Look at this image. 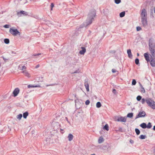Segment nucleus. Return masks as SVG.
<instances>
[{
	"label": "nucleus",
	"mask_w": 155,
	"mask_h": 155,
	"mask_svg": "<svg viewBox=\"0 0 155 155\" xmlns=\"http://www.w3.org/2000/svg\"><path fill=\"white\" fill-rule=\"evenodd\" d=\"M149 49L151 54L150 59L149 61L151 65L153 67H155V43L153 38H151L149 41Z\"/></svg>",
	"instance_id": "nucleus-1"
},
{
	"label": "nucleus",
	"mask_w": 155,
	"mask_h": 155,
	"mask_svg": "<svg viewBox=\"0 0 155 155\" xmlns=\"http://www.w3.org/2000/svg\"><path fill=\"white\" fill-rule=\"evenodd\" d=\"M96 10L94 9L91 10L87 15V18L85 22L84 23V25L86 27L91 24L96 16Z\"/></svg>",
	"instance_id": "nucleus-2"
},
{
	"label": "nucleus",
	"mask_w": 155,
	"mask_h": 155,
	"mask_svg": "<svg viewBox=\"0 0 155 155\" xmlns=\"http://www.w3.org/2000/svg\"><path fill=\"white\" fill-rule=\"evenodd\" d=\"M145 101L148 106L153 109H155V102L154 101L149 98L146 100L144 98L141 99V102L142 104H144Z\"/></svg>",
	"instance_id": "nucleus-3"
},
{
	"label": "nucleus",
	"mask_w": 155,
	"mask_h": 155,
	"mask_svg": "<svg viewBox=\"0 0 155 155\" xmlns=\"http://www.w3.org/2000/svg\"><path fill=\"white\" fill-rule=\"evenodd\" d=\"M98 148L102 149L105 152H109L110 150L111 147L110 144L108 143L99 145L97 146Z\"/></svg>",
	"instance_id": "nucleus-4"
},
{
	"label": "nucleus",
	"mask_w": 155,
	"mask_h": 155,
	"mask_svg": "<svg viewBox=\"0 0 155 155\" xmlns=\"http://www.w3.org/2000/svg\"><path fill=\"white\" fill-rule=\"evenodd\" d=\"M53 129L54 131L57 132L61 127L60 124L58 122H53L52 124Z\"/></svg>",
	"instance_id": "nucleus-5"
},
{
	"label": "nucleus",
	"mask_w": 155,
	"mask_h": 155,
	"mask_svg": "<svg viewBox=\"0 0 155 155\" xmlns=\"http://www.w3.org/2000/svg\"><path fill=\"white\" fill-rule=\"evenodd\" d=\"M9 32L11 34L15 36H16L17 35L20 36L21 35L20 32L17 29H13L11 28L10 29Z\"/></svg>",
	"instance_id": "nucleus-6"
},
{
	"label": "nucleus",
	"mask_w": 155,
	"mask_h": 155,
	"mask_svg": "<svg viewBox=\"0 0 155 155\" xmlns=\"http://www.w3.org/2000/svg\"><path fill=\"white\" fill-rule=\"evenodd\" d=\"M115 120L118 122H126L127 121V118L126 117H123L120 116V117L118 116L115 117Z\"/></svg>",
	"instance_id": "nucleus-7"
},
{
	"label": "nucleus",
	"mask_w": 155,
	"mask_h": 155,
	"mask_svg": "<svg viewBox=\"0 0 155 155\" xmlns=\"http://www.w3.org/2000/svg\"><path fill=\"white\" fill-rule=\"evenodd\" d=\"M146 115L145 112L143 110H140L136 116L135 119L140 117H145Z\"/></svg>",
	"instance_id": "nucleus-8"
},
{
	"label": "nucleus",
	"mask_w": 155,
	"mask_h": 155,
	"mask_svg": "<svg viewBox=\"0 0 155 155\" xmlns=\"http://www.w3.org/2000/svg\"><path fill=\"white\" fill-rule=\"evenodd\" d=\"M53 136L54 135L53 134H51V136L46 138V141L48 143H52L53 142V140L54 139L53 138Z\"/></svg>",
	"instance_id": "nucleus-9"
},
{
	"label": "nucleus",
	"mask_w": 155,
	"mask_h": 155,
	"mask_svg": "<svg viewBox=\"0 0 155 155\" xmlns=\"http://www.w3.org/2000/svg\"><path fill=\"white\" fill-rule=\"evenodd\" d=\"M17 15L19 16H21V15L24 16H26L28 15V13L27 12L21 10L19 12H17Z\"/></svg>",
	"instance_id": "nucleus-10"
},
{
	"label": "nucleus",
	"mask_w": 155,
	"mask_h": 155,
	"mask_svg": "<svg viewBox=\"0 0 155 155\" xmlns=\"http://www.w3.org/2000/svg\"><path fill=\"white\" fill-rule=\"evenodd\" d=\"M141 22L144 27H146L147 25V18H141Z\"/></svg>",
	"instance_id": "nucleus-11"
},
{
	"label": "nucleus",
	"mask_w": 155,
	"mask_h": 155,
	"mask_svg": "<svg viewBox=\"0 0 155 155\" xmlns=\"http://www.w3.org/2000/svg\"><path fill=\"white\" fill-rule=\"evenodd\" d=\"M141 16L142 18H147V12L146 9L143 8L141 12Z\"/></svg>",
	"instance_id": "nucleus-12"
},
{
	"label": "nucleus",
	"mask_w": 155,
	"mask_h": 155,
	"mask_svg": "<svg viewBox=\"0 0 155 155\" xmlns=\"http://www.w3.org/2000/svg\"><path fill=\"white\" fill-rule=\"evenodd\" d=\"M84 86L86 88V90L87 91H89V85L88 83V79H86L84 80Z\"/></svg>",
	"instance_id": "nucleus-13"
},
{
	"label": "nucleus",
	"mask_w": 155,
	"mask_h": 155,
	"mask_svg": "<svg viewBox=\"0 0 155 155\" xmlns=\"http://www.w3.org/2000/svg\"><path fill=\"white\" fill-rule=\"evenodd\" d=\"M19 89L18 88H16L15 89L13 92L12 94L14 97H15L18 95L19 92Z\"/></svg>",
	"instance_id": "nucleus-14"
},
{
	"label": "nucleus",
	"mask_w": 155,
	"mask_h": 155,
	"mask_svg": "<svg viewBox=\"0 0 155 155\" xmlns=\"http://www.w3.org/2000/svg\"><path fill=\"white\" fill-rule=\"evenodd\" d=\"M153 10H154V12L155 13V7H154L152 6L150 9V16L151 18H154V15H153Z\"/></svg>",
	"instance_id": "nucleus-15"
},
{
	"label": "nucleus",
	"mask_w": 155,
	"mask_h": 155,
	"mask_svg": "<svg viewBox=\"0 0 155 155\" xmlns=\"http://www.w3.org/2000/svg\"><path fill=\"white\" fill-rule=\"evenodd\" d=\"M144 56L145 60L148 62L150 61V60L149 58V54L147 53H144Z\"/></svg>",
	"instance_id": "nucleus-16"
},
{
	"label": "nucleus",
	"mask_w": 155,
	"mask_h": 155,
	"mask_svg": "<svg viewBox=\"0 0 155 155\" xmlns=\"http://www.w3.org/2000/svg\"><path fill=\"white\" fill-rule=\"evenodd\" d=\"M81 48L82 49V50L80 51L79 53L81 54H84L86 51L85 48L84 47H82Z\"/></svg>",
	"instance_id": "nucleus-17"
},
{
	"label": "nucleus",
	"mask_w": 155,
	"mask_h": 155,
	"mask_svg": "<svg viewBox=\"0 0 155 155\" xmlns=\"http://www.w3.org/2000/svg\"><path fill=\"white\" fill-rule=\"evenodd\" d=\"M127 53L128 55V57L130 58H132V55L131 52V50L130 49H129L127 50Z\"/></svg>",
	"instance_id": "nucleus-18"
},
{
	"label": "nucleus",
	"mask_w": 155,
	"mask_h": 155,
	"mask_svg": "<svg viewBox=\"0 0 155 155\" xmlns=\"http://www.w3.org/2000/svg\"><path fill=\"white\" fill-rule=\"evenodd\" d=\"M140 126L143 129L147 128V124L145 123H143L140 124Z\"/></svg>",
	"instance_id": "nucleus-19"
},
{
	"label": "nucleus",
	"mask_w": 155,
	"mask_h": 155,
	"mask_svg": "<svg viewBox=\"0 0 155 155\" xmlns=\"http://www.w3.org/2000/svg\"><path fill=\"white\" fill-rule=\"evenodd\" d=\"M73 135L71 134H69L68 136V140L69 141H71L73 140Z\"/></svg>",
	"instance_id": "nucleus-20"
},
{
	"label": "nucleus",
	"mask_w": 155,
	"mask_h": 155,
	"mask_svg": "<svg viewBox=\"0 0 155 155\" xmlns=\"http://www.w3.org/2000/svg\"><path fill=\"white\" fill-rule=\"evenodd\" d=\"M22 73H23L24 75L27 77L29 78L30 77V74L27 71H23Z\"/></svg>",
	"instance_id": "nucleus-21"
},
{
	"label": "nucleus",
	"mask_w": 155,
	"mask_h": 155,
	"mask_svg": "<svg viewBox=\"0 0 155 155\" xmlns=\"http://www.w3.org/2000/svg\"><path fill=\"white\" fill-rule=\"evenodd\" d=\"M29 113L28 111H26L23 114V117L24 119H26Z\"/></svg>",
	"instance_id": "nucleus-22"
},
{
	"label": "nucleus",
	"mask_w": 155,
	"mask_h": 155,
	"mask_svg": "<svg viewBox=\"0 0 155 155\" xmlns=\"http://www.w3.org/2000/svg\"><path fill=\"white\" fill-rule=\"evenodd\" d=\"M103 129L104 130H106L107 131H108L109 130V127L108 124H106L105 126H104L103 127Z\"/></svg>",
	"instance_id": "nucleus-23"
},
{
	"label": "nucleus",
	"mask_w": 155,
	"mask_h": 155,
	"mask_svg": "<svg viewBox=\"0 0 155 155\" xmlns=\"http://www.w3.org/2000/svg\"><path fill=\"white\" fill-rule=\"evenodd\" d=\"M84 26L82 25H81L79 27H77L76 29V30L78 31H79L80 33L81 32V29L83 28Z\"/></svg>",
	"instance_id": "nucleus-24"
},
{
	"label": "nucleus",
	"mask_w": 155,
	"mask_h": 155,
	"mask_svg": "<svg viewBox=\"0 0 155 155\" xmlns=\"http://www.w3.org/2000/svg\"><path fill=\"white\" fill-rule=\"evenodd\" d=\"M104 140L103 138L102 137H100L98 140V143H101L103 142Z\"/></svg>",
	"instance_id": "nucleus-25"
},
{
	"label": "nucleus",
	"mask_w": 155,
	"mask_h": 155,
	"mask_svg": "<svg viewBox=\"0 0 155 155\" xmlns=\"http://www.w3.org/2000/svg\"><path fill=\"white\" fill-rule=\"evenodd\" d=\"M133 116V113H129L127 114V115L126 118L127 117H129L130 118H132Z\"/></svg>",
	"instance_id": "nucleus-26"
},
{
	"label": "nucleus",
	"mask_w": 155,
	"mask_h": 155,
	"mask_svg": "<svg viewBox=\"0 0 155 155\" xmlns=\"http://www.w3.org/2000/svg\"><path fill=\"white\" fill-rule=\"evenodd\" d=\"M125 11H123L120 13V17L121 18L124 17L125 15Z\"/></svg>",
	"instance_id": "nucleus-27"
},
{
	"label": "nucleus",
	"mask_w": 155,
	"mask_h": 155,
	"mask_svg": "<svg viewBox=\"0 0 155 155\" xmlns=\"http://www.w3.org/2000/svg\"><path fill=\"white\" fill-rule=\"evenodd\" d=\"M40 87V86L39 85H35V86L33 85H29L28 86V87L29 88L30 87Z\"/></svg>",
	"instance_id": "nucleus-28"
},
{
	"label": "nucleus",
	"mask_w": 155,
	"mask_h": 155,
	"mask_svg": "<svg viewBox=\"0 0 155 155\" xmlns=\"http://www.w3.org/2000/svg\"><path fill=\"white\" fill-rule=\"evenodd\" d=\"M146 137L147 136L145 135H141L139 137V138L142 140L145 139Z\"/></svg>",
	"instance_id": "nucleus-29"
},
{
	"label": "nucleus",
	"mask_w": 155,
	"mask_h": 155,
	"mask_svg": "<svg viewBox=\"0 0 155 155\" xmlns=\"http://www.w3.org/2000/svg\"><path fill=\"white\" fill-rule=\"evenodd\" d=\"M152 127V125L151 124V123L150 122H149L148 124H147V128L148 129H150Z\"/></svg>",
	"instance_id": "nucleus-30"
},
{
	"label": "nucleus",
	"mask_w": 155,
	"mask_h": 155,
	"mask_svg": "<svg viewBox=\"0 0 155 155\" xmlns=\"http://www.w3.org/2000/svg\"><path fill=\"white\" fill-rule=\"evenodd\" d=\"M9 39L8 38H5L4 39V42L6 44H8L9 43Z\"/></svg>",
	"instance_id": "nucleus-31"
},
{
	"label": "nucleus",
	"mask_w": 155,
	"mask_h": 155,
	"mask_svg": "<svg viewBox=\"0 0 155 155\" xmlns=\"http://www.w3.org/2000/svg\"><path fill=\"white\" fill-rule=\"evenodd\" d=\"M96 107L97 108H100L101 107V104L100 102H98L96 103Z\"/></svg>",
	"instance_id": "nucleus-32"
},
{
	"label": "nucleus",
	"mask_w": 155,
	"mask_h": 155,
	"mask_svg": "<svg viewBox=\"0 0 155 155\" xmlns=\"http://www.w3.org/2000/svg\"><path fill=\"white\" fill-rule=\"evenodd\" d=\"M135 131L137 135H139L140 133V130L137 128H136L135 129Z\"/></svg>",
	"instance_id": "nucleus-33"
},
{
	"label": "nucleus",
	"mask_w": 155,
	"mask_h": 155,
	"mask_svg": "<svg viewBox=\"0 0 155 155\" xmlns=\"http://www.w3.org/2000/svg\"><path fill=\"white\" fill-rule=\"evenodd\" d=\"M135 63L137 65H138L139 64V60L138 58H136L135 60Z\"/></svg>",
	"instance_id": "nucleus-34"
},
{
	"label": "nucleus",
	"mask_w": 155,
	"mask_h": 155,
	"mask_svg": "<svg viewBox=\"0 0 155 155\" xmlns=\"http://www.w3.org/2000/svg\"><path fill=\"white\" fill-rule=\"evenodd\" d=\"M22 117V115L21 114H19L17 116V119H18L19 120H20L21 119Z\"/></svg>",
	"instance_id": "nucleus-35"
},
{
	"label": "nucleus",
	"mask_w": 155,
	"mask_h": 155,
	"mask_svg": "<svg viewBox=\"0 0 155 155\" xmlns=\"http://www.w3.org/2000/svg\"><path fill=\"white\" fill-rule=\"evenodd\" d=\"M136 99L138 101H140L142 99V97L140 95H138Z\"/></svg>",
	"instance_id": "nucleus-36"
},
{
	"label": "nucleus",
	"mask_w": 155,
	"mask_h": 155,
	"mask_svg": "<svg viewBox=\"0 0 155 155\" xmlns=\"http://www.w3.org/2000/svg\"><path fill=\"white\" fill-rule=\"evenodd\" d=\"M136 83L137 82L136 80L135 79H133L132 80V85H134L136 84Z\"/></svg>",
	"instance_id": "nucleus-37"
},
{
	"label": "nucleus",
	"mask_w": 155,
	"mask_h": 155,
	"mask_svg": "<svg viewBox=\"0 0 155 155\" xmlns=\"http://www.w3.org/2000/svg\"><path fill=\"white\" fill-rule=\"evenodd\" d=\"M141 91L142 93H145V90L144 88V87H141Z\"/></svg>",
	"instance_id": "nucleus-38"
},
{
	"label": "nucleus",
	"mask_w": 155,
	"mask_h": 155,
	"mask_svg": "<svg viewBox=\"0 0 155 155\" xmlns=\"http://www.w3.org/2000/svg\"><path fill=\"white\" fill-rule=\"evenodd\" d=\"M121 2V0H114L115 3L117 4H119Z\"/></svg>",
	"instance_id": "nucleus-39"
},
{
	"label": "nucleus",
	"mask_w": 155,
	"mask_h": 155,
	"mask_svg": "<svg viewBox=\"0 0 155 155\" xmlns=\"http://www.w3.org/2000/svg\"><path fill=\"white\" fill-rule=\"evenodd\" d=\"M54 7V3H51V10L52 11L53 10V8Z\"/></svg>",
	"instance_id": "nucleus-40"
},
{
	"label": "nucleus",
	"mask_w": 155,
	"mask_h": 155,
	"mask_svg": "<svg viewBox=\"0 0 155 155\" xmlns=\"http://www.w3.org/2000/svg\"><path fill=\"white\" fill-rule=\"evenodd\" d=\"M136 29L137 31H139L142 29V28L140 26H137L136 27Z\"/></svg>",
	"instance_id": "nucleus-41"
},
{
	"label": "nucleus",
	"mask_w": 155,
	"mask_h": 155,
	"mask_svg": "<svg viewBox=\"0 0 155 155\" xmlns=\"http://www.w3.org/2000/svg\"><path fill=\"white\" fill-rule=\"evenodd\" d=\"M10 26V25H4L3 27L5 28H8Z\"/></svg>",
	"instance_id": "nucleus-42"
},
{
	"label": "nucleus",
	"mask_w": 155,
	"mask_h": 155,
	"mask_svg": "<svg viewBox=\"0 0 155 155\" xmlns=\"http://www.w3.org/2000/svg\"><path fill=\"white\" fill-rule=\"evenodd\" d=\"M90 103V101L89 100H87L85 101V104L86 105H87L89 104Z\"/></svg>",
	"instance_id": "nucleus-43"
},
{
	"label": "nucleus",
	"mask_w": 155,
	"mask_h": 155,
	"mask_svg": "<svg viewBox=\"0 0 155 155\" xmlns=\"http://www.w3.org/2000/svg\"><path fill=\"white\" fill-rule=\"evenodd\" d=\"M80 33L79 31H77L75 30L74 33V35L76 36H78L79 35V34Z\"/></svg>",
	"instance_id": "nucleus-44"
},
{
	"label": "nucleus",
	"mask_w": 155,
	"mask_h": 155,
	"mask_svg": "<svg viewBox=\"0 0 155 155\" xmlns=\"http://www.w3.org/2000/svg\"><path fill=\"white\" fill-rule=\"evenodd\" d=\"M80 71L79 70V69H78V70L75 71L72 74L74 73H78L80 72Z\"/></svg>",
	"instance_id": "nucleus-45"
},
{
	"label": "nucleus",
	"mask_w": 155,
	"mask_h": 155,
	"mask_svg": "<svg viewBox=\"0 0 155 155\" xmlns=\"http://www.w3.org/2000/svg\"><path fill=\"white\" fill-rule=\"evenodd\" d=\"M117 131L121 132H123V129L121 127H119V130Z\"/></svg>",
	"instance_id": "nucleus-46"
},
{
	"label": "nucleus",
	"mask_w": 155,
	"mask_h": 155,
	"mask_svg": "<svg viewBox=\"0 0 155 155\" xmlns=\"http://www.w3.org/2000/svg\"><path fill=\"white\" fill-rule=\"evenodd\" d=\"M26 69V67L25 66H23L21 68V69L20 68V69H21L22 70H23L24 69L25 70Z\"/></svg>",
	"instance_id": "nucleus-47"
},
{
	"label": "nucleus",
	"mask_w": 155,
	"mask_h": 155,
	"mask_svg": "<svg viewBox=\"0 0 155 155\" xmlns=\"http://www.w3.org/2000/svg\"><path fill=\"white\" fill-rule=\"evenodd\" d=\"M112 92L114 94H116V90L115 89H113L112 90Z\"/></svg>",
	"instance_id": "nucleus-48"
},
{
	"label": "nucleus",
	"mask_w": 155,
	"mask_h": 155,
	"mask_svg": "<svg viewBox=\"0 0 155 155\" xmlns=\"http://www.w3.org/2000/svg\"><path fill=\"white\" fill-rule=\"evenodd\" d=\"M1 58H3V59L5 62H6L8 60V59L5 58L3 56Z\"/></svg>",
	"instance_id": "nucleus-49"
},
{
	"label": "nucleus",
	"mask_w": 155,
	"mask_h": 155,
	"mask_svg": "<svg viewBox=\"0 0 155 155\" xmlns=\"http://www.w3.org/2000/svg\"><path fill=\"white\" fill-rule=\"evenodd\" d=\"M60 132L61 134H63L64 133V131L63 129H62L61 128H60Z\"/></svg>",
	"instance_id": "nucleus-50"
},
{
	"label": "nucleus",
	"mask_w": 155,
	"mask_h": 155,
	"mask_svg": "<svg viewBox=\"0 0 155 155\" xmlns=\"http://www.w3.org/2000/svg\"><path fill=\"white\" fill-rule=\"evenodd\" d=\"M41 54V53H38V54H34L32 56H39V55H40Z\"/></svg>",
	"instance_id": "nucleus-51"
},
{
	"label": "nucleus",
	"mask_w": 155,
	"mask_h": 155,
	"mask_svg": "<svg viewBox=\"0 0 155 155\" xmlns=\"http://www.w3.org/2000/svg\"><path fill=\"white\" fill-rule=\"evenodd\" d=\"M35 131L34 130H33L31 131V134H32V136H33L34 135V134H35Z\"/></svg>",
	"instance_id": "nucleus-52"
},
{
	"label": "nucleus",
	"mask_w": 155,
	"mask_h": 155,
	"mask_svg": "<svg viewBox=\"0 0 155 155\" xmlns=\"http://www.w3.org/2000/svg\"><path fill=\"white\" fill-rule=\"evenodd\" d=\"M112 71L113 73H115L117 71L115 70V69H113L112 70Z\"/></svg>",
	"instance_id": "nucleus-53"
},
{
	"label": "nucleus",
	"mask_w": 155,
	"mask_h": 155,
	"mask_svg": "<svg viewBox=\"0 0 155 155\" xmlns=\"http://www.w3.org/2000/svg\"><path fill=\"white\" fill-rule=\"evenodd\" d=\"M116 51H115L113 50V51H110V53H115Z\"/></svg>",
	"instance_id": "nucleus-54"
},
{
	"label": "nucleus",
	"mask_w": 155,
	"mask_h": 155,
	"mask_svg": "<svg viewBox=\"0 0 155 155\" xmlns=\"http://www.w3.org/2000/svg\"><path fill=\"white\" fill-rule=\"evenodd\" d=\"M65 119L67 121L68 123H69V124H70V122L69 121L68 117H65Z\"/></svg>",
	"instance_id": "nucleus-55"
},
{
	"label": "nucleus",
	"mask_w": 155,
	"mask_h": 155,
	"mask_svg": "<svg viewBox=\"0 0 155 155\" xmlns=\"http://www.w3.org/2000/svg\"><path fill=\"white\" fill-rule=\"evenodd\" d=\"M130 142L131 143H133L134 142V141L133 140H130Z\"/></svg>",
	"instance_id": "nucleus-56"
},
{
	"label": "nucleus",
	"mask_w": 155,
	"mask_h": 155,
	"mask_svg": "<svg viewBox=\"0 0 155 155\" xmlns=\"http://www.w3.org/2000/svg\"><path fill=\"white\" fill-rule=\"evenodd\" d=\"M78 101V99L77 98L75 100V103H76V102H77V101Z\"/></svg>",
	"instance_id": "nucleus-57"
},
{
	"label": "nucleus",
	"mask_w": 155,
	"mask_h": 155,
	"mask_svg": "<svg viewBox=\"0 0 155 155\" xmlns=\"http://www.w3.org/2000/svg\"><path fill=\"white\" fill-rule=\"evenodd\" d=\"M39 67V64H38V65H37L35 66V68H38Z\"/></svg>",
	"instance_id": "nucleus-58"
},
{
	"label": "nucleus",
	"mask_w": 155,
	"mask_h": 155,
	"mask_svg": "<svg viewBox=\"0 0 155 155\" xmlns=\"http://www.w3.org/2000/svg\"><path fill=\"white\" fill-rule=\"evenodd\" d=\"M139 84L140 86V87H143V86L140 83V82H139Z\"/></svg>",
	"instance_id": "nucleus-59"
},
{
	"label": "nucleus",
	"mask_w": 155,
	"mask_h": 155,
	"mask_svg": "<svg viewBox=\"0 0 155 155\" xmlns=\"http://www.w3.org/2000/svg\"><path fill=\"white\" fill-rule=\"evenodd\" d=\"M139 84L140 86V87H143V86L140 83V82H139Z\"/></svg>",
	"instance_id": "nucleus-60"
},
{
	"label": "nucleus",
	"mask_w": 155,
	"mask_h": 155,
	"mask_svg": "<svg viewBox=\"0 0 155 155\" xmlns=\"http://www.w3.org/2000/svg\"><path fill=\"white\" fill-rule=\"evenodd\" d=\"M153 130H155V126H154L153 127Z\"/></svg>",
	"instance_id": "nucleus-61"
},
{
	"label": "nucleus",
	"mask_w": 155,
	"mask_h": 155,
	"mask_svg": "<svg viewBox=\"0 0 155 155\" xmlns=\"http://www.w3.org/2000/svg\"><path fill=\"white\" fill-rule=\"evenodd\" d=\"M137 56H139V54L138 53H137Z\"/></svg>",
	"instance_id": "nucleus-62"
},
{
	"label": "nucleus",
	"mask_w": 155,
	"mask_h": 155,
	"mask_svg": "<svg viewBox=\"0 0 155 155\" xmlns=\"http://www.w3.org/2000/svg\"><path fill=\"white\" fill-rule=\"evenodd\" d=\"M27 2V0H25V2H24V3H26Z\"/></svg>",
	"instance_id": "nucleus-63"
},
{
	"label": "nucleus",
	"mask_w": 155,
	"mask_h": 155,
	"mask_svg": "<svg viewBox=\"0 0 155 155\" xmlns=\"http://www.w3.org/2000/svg\"><path fill=\"white\" fill-rule=\"evenodd\" d=\"M153 153H154V154L155 155V149H154V150Z\"/></svg>",
	"instance_id": "nucleus-64"
}]
</instances>
